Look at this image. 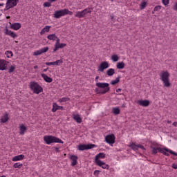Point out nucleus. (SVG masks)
<instances>
[{"label": "nucleus", "instance_id": "nucleus-1", "mask_svg": "<svg viewBox=\"0 0 177 177\" xmlns=\"http://www.w3.org/2000/svg\"><path fill=\"white\" fill-rule=\"evenodd\" d=\"M95 86H97V88H100V89H102L97 90V93L104 95L107 93V92H110V84H109V83L97 82L95 84Z\"/></svg>", "mask_w": 177, "mask_h": 177}, {"label": "nucleus", "instance_id": "nucleus-2", "mask_svg": "<svg viewBox=\"0 0 177 177\" xmlns=\"http://www.w3.org/2000/svg\"><path fill=\"white\" fill-rule=\"evenodd\" d=\"M169 73L168 71H163L160 73V77L161 81L164 84V86L166 88H169L171 86V82H169Z\"/></svg>", "mask_w": 177, "mask_h": 177}, {"label": "nucleus", "instance_id": "nucleus-3", "mask_svg": "<svg viewBox=\"0 0 177 177\" xmlns=\"http://www.w3.org/2000/svg\"><path fill=\"white\" fill-rule=\"evenodd\" d=\"M44 140L46 143V145H51V143H64L63 140H62L59 138L53 136H45L44 137Z\"/></svg>", "mask_w": 177, "mask_h": 177}, {"label": "nucleus", "instance_id": "nucleus-4", "mask_svg": "<svg viewBox=\"0 0 177 177\" xmlns=\"http://www.w3.org/2000/svg\"><path fill=\"white\" fill-rule=\"evenodd\" d=\"M29 88H30L31 91H32L33 93H36L37 95H39L41 92H44V88H42V86H41V85L36 82H31L30 83Z\"/></svg>", "mask_w": 177, "mask_h": 177}, {"label": "nucleus", "instance_id": "nucleus-5", "mask_svg": "<svg viewBox=\"0 0 177 177\" xmlns=\"http://www.w3.org/2000/svg\"><path fill=\"white\" fill-rule=\"evenodd\" d=\"M68 13H70V15L73 14V12H70L68 9L66 8L63 10H57L55 12L53 17H55V19H60L62 16H66V15H68Z\"/></svg>", "mask_w": 177, "mask_h": 177}, {"label": "nucleus", "instance_id": "nucleus-6", "mask_svg": "<svg viewBox=\"0 0 177 177\" xmlns=\"http://www.w3.org/2000/svg\"><path fill=\"white\" fill-rule=\"evenodd\" d=\"M88 13H92V8H86L84 10H83L82 11L80 12H75V17H79V19H81L82 17H85V16H86V15H88Z\"/></svg>", "mask_w": 177, "mask_h": 177}, {"label": "nucleus", "instance_id": "nucleus-7", "mask_svg": "<svg viewBox=\"0 0 177 177\" xmlns=\"http://www.w3.org/2000/svg\"><path fill=\"white\" fill-rule=\"evenodd\" d=\"M17 3H19V0H7L4 10H9V9L15 8V6H17Z\"/></svg>", "mask_w": 177, "mask_h": 177}, {"label": "nucleus", "instance_id": "nucleus-8", "mask_svg": "<svg viewBox=\"0 0 177 177\" xmlns=\"http://www.w3.org/2000/svg\"><path fill=\"white\" fill-rule=\"evenodd\" d=\"M93 147H96V145L95 144H88V145H80L78 146V150L81 151L84 150H89L91 149H93Z\"/></svg>", "mask_w": 177, "mask_h": 177}, {"label": "nucleus", "instance_id": "nucleus-9", "mask_svg": "<svg viewBox=\"0 0 177 177\" xmlns=\"http://www.w3.org/2000/svg\"><path fill=\"white\" fill-rule=\"evenodd\" d=\"M105 141L109 145H114L115 143V136L114 134H109L105 137Z\"/></svg>", "mask_w": 177, "mask_h": 177}, {"label": "nucleus", "instance_id": "nucleus-10", "mask_svg": "<svg viewBox=\"0 0 177 177\" xmlns=\"http://www.w3.org/2000/svg\"><path fill=\"white\" fill-rule=\"evenodd\" d=\"M109 62H107L106 61L102 62L98 67V71L103 73V71H104V70H106V68H109Z\"/></svg>", "mask_w": 177, "mask_h": 177}, {"label": "nucleus", "instance_id": "nucleus-11", "mask_svg": "<svg viewBox=\"0 0 177 177\" xmlns=\"http://www.w3.org/2000/svg\"><path fill=\"white\" fill-rule=\"evenodd\" d=\"M8 61L4 59H0V70L3 71V70H6L8 68Z\"/></svg>", "mask_w": 177, "mask_h": 177}, {"label": "nucleus", "instance_id": "nucleus-12", "mask_svg": "<svg viewBox=\"0 0 177 177\" xmlns=\"http://www.w3.org/2000/svg\"><path fill=\"white\" fill-rule=\"evenodd\" d=\"M138 104H139L140 106H142L143 107H147L148 106H150V101L145 100H138L137 102Z\"/></svg>", "mask_w": 177, "mask_h": 177}, {"label": "nucleus", "instance_id": "nucleus-13", "mask_svg": "<svg viewBox=\"0 0 177 177\" xmlns=\"http://www.w3.org/2000/svg\"><path fill=\"white\" fill-rule=\"evenodd\" d=\"M96 165H98V167H102L103 169H109L110 167L109 165L106 164L105 162H102V160H97Z\"/></svg>", "mask_w": 177, "mask_h": 177}, {"label": "nucleus", "instance_id": "nucleus-14", "mask_svg": "<svg viewBox=\"0 0 177 177\" xmlns=\"http://www.w3.org/2000/svg\"><path fill=\"white\" fill-rule=\"evenodd\" d=\"M4 31V34H6V35H9L10 37H12V38H17V35L16 33H15L12 30H9L8 28H6Z\"/></svg>", "mask_w": 177, "mask_h": 177}, {"label": "nucleus", "instance_id": "nucleus-15", "mask_svg": "<svg viewBox=\"0 0 177 177\" xmlns=\"http://www.w3.org/2000/svg\"><path fill=\"white\" fill-rule=\"evenodd\" d=\"M70 160H71L72 162H71V165L72 167H75V165L77 163V160H78V156H75V155H71L69 157Z\"/></svg>", "mask_w": 177, "mask_h": 177}, {"label": "nucleus", "instance_id": "nucleus-16", "mask_svg": "<svg viewBox=\"0 0 177 177\" xmlns=\"http://www.w3.org/2000/svg\"><path fill=\"white\" fill-rule=\"evenodd\" d=\"M0 121L2 124H5V122H8V121H9V113H8V112H6L4 113V115H3L0 119Z\"/></svg>", "mask_w": 177, "mask_h": 177}, {"label": "nucleus", "instance_id": "nucleus-17", "mask_svg": "<svg viewBox=\"0 0 177 177\" xmlns=\"http://www.w3.org/2000/svg\"><path fill=\"white\" fill-rule=\"evenodd\" d=\"M66 46H67V44L59 43L57 46H55L53 49V53H55V52L57 50H59V49H63V48H66Z\"/></svg>", "mask_w": 177, "mask_h": 177}, {"label": "nucleus", "instance_id": "nucleus-18", "mask_svg": "<svg viewBox=\"0 0 177 177\" xmlns=\"http://www.w3.org/2000/svg\"><path fill=\"white\" fill-rule=\"evenodd\" d=\"M10 28H12V30H15L16 31H17V30H20V28H21V24L20 23L12 24L10 25Z\"/></svg>", "mask_w": 177, "mask_h": 177}, {"label": "nucleus", "instance_id": "nucleus-19", "mask_svg": "<svg viewBox=\"0 0 177 177\" xmlns=\"http://www.w3.org/2000/svg\"><path fill=\"white\" fill-rule=\"evenodd\" d=\"M26 132H27V127L23 124H19V134L24 135Z\"/></svg>", "mask_w": 177, "mask_h": 177}, {"label": "nucleus", "instance_id": "nucleus-20", "mask_svg": "<svg viewBox=\"0 0 177 177\" xmlns=\"http://www.w3.org/2000/svg\"><path fill=\"white\" fill-rule=\"evenodd\" d=\"M99 158H106V154L104 153H100L95 156V164H97V161H100Z\"/></svg>", "mask_w": 177, "mask_h": 177}, {"label": "nucleus", "instance_id": "nucleus-21", "mask_svg": "<svg viewBox=\"0 0 177 177\" xmlns=\"http://www.w3.org/2000/svg\"><path fill=\"white\" fill-rule=\"evenodd\" d=\"M57 110H63V106L57 105V104L54 103L53 105L52 111L53 113H56Z\"/></svg>", "mask_w": 177, "mask_h": 177}, {"label": "nucleus", "instance_id": "nucleus-22", "mask_svg": "<svg viewBox=\"0 0 177 177\" xmlns=\"http://www.w3.org/2000/svg\"><path fill=\"white\" fill-rule=\"evenodd\" d=\"M41 75L42 78H44V80L46 82L50 83V82H52V81H53V79H52L51 77H49L45 73H41Z\"/></svg>", "mask_w": 177, "mask_h": 177}, {"label": "nucleus", "instance_id": "nucleus-23", "mask_svg": "<svg viewBox=\"0 0 177 177\" xmlns=\"http://www.w3.org/2000/svg\"><path fill=\"white\" fill-rule=\"evenodd\" d=\"M73 118L75 121H76V122H77V124H81V122H82V118H81V116L78 114L73 115Z\"/></svg>", "mask_w": 177, "mask_h": 177}, {"label": "nucleus", "instance_id": "nucleus-24", "mask_svg": "<svg viewBox=\"0 0 177 177\" xmlns=\"http://www.w3.org/2000/svg\"><path fill=\"white\" fill-rule=\"evenodd\" d=\"M52 26H46L45 28H44L41 32H40V35H44L46 32H49V30H50Z\"/></svg>", "mask_w": 177, "mask_h": 177}, {"label": "nucleus", "instance_id": "nucleus-25", "mask_svg": "<svg viewBox=\"0 0 177 177\" xmlns=\"http://www.w3.org/2000/svg\"><path fill=\"white\" fill-rule=\"evenodd\" d=\"M59 63H63V60H57L54 62H46V66H59Z\"/></svg>", "mask_w": 177, "mask_h": 177}, {"label": "nucleus", "instance_id": "nucleus-26", "mask_svg": "<svg viewBox=\"0 0 177 177\" xmlns=\"http://www.w3.org/2000/svg\"><path fill=\"white\" fill-rule=\"evenodd\" d=\"M24 155L21 154V155L15 156L12 158V161H20V160H24Z\"/></svg>", "mask_w": 177, "mask_h": 177}, {"label": "nucleus", "instance_id": "nucleus-27", "mask_svg": "<svg viewBox=\"0 0 177 177\" xmlns=\"http://www.w3.org/2000/svg\"><path fill=\"white\" fill-rule=\"evenodd\" d=\"M152 149V154H157V153L161 152V148L160 147H151Z\"/></svg>", "mask_w": 177, "mask_h": 177}, {"label": "nucleus", "instance_id": "nucleus-28", "mask_svg": "<svg viewBox=\"0 0 177 177\" xmlns=\"http://www.w3.org/2000/svg\"><path fill=\"white\" fill-rule=\"evenodd\" d=\"M106 74L109 75V77H111L112 75H114L115 74V71L114 68H109L106 71Z\"/></svg>", "mask_w": 177, "mask_h": 177}, {"label": "nucleus", "instance_id": "nucleus-29", "mask_svg": "<svg viewBox=\"0 0 177 177\" xmlns=\"http://www.w3.org/2000/svg\"><path fill=\"white\" fill-rule=\"evenodd\" d=\"M47 38L50 41H56V39H57V36H56V34H51V35H48L47 36Z\"/></svg>", "mask_w": 177, "mask_h": 177}, {"label": "nucleus", "instance_id": "nucleus-30", "mask_svg": "<svg viewBox=\"0 0 177 177\" xmlns=\"http://www.w3.org/2000/svg\"><path fill=\"white\" fill-rule=\"evenodd\" d=\"M116 67L118 68V70H122V68L125 67V63H124V62H118L116 65Z\"/></svg>", "mask_w": 177, "mask_h": 177}, {"label": "nucleus", "instance_id": "nucleus-31", "mask_svg": "<svg viewBox=\"0 0 177 177\" xmlns=\"http://www.w3.org/2000/svg\"><path fill=\"white\" fill-rule=\"evenodd\" d=\"M146 6H147V1H142L140 4V10H143V9H145Z\"/></svg>", "mask_w": 177, "mask_h": 177}, {"label": "nucleus", "instance_id": "nucleus-32", "mask_svg": "<svg viewBox=\"0 0 177 177\" xmlns=\"http://www.w3.org/2000/svg\"><path fill=\"white\" fill-rule=\"evenodd\" d=\"M163 150H165V151H167V153H170V154H172L173 156H176V157H177V153L171 150V149H168V148H164Z\"/></svg>", "mask_w": 177, "mask_h": 177}, {"label": "nucleus", "instance_id": "nucleus-33", "mask_svg": "<svg viewBox=\"0 0 177 177\" xmlns=\"http://www.w3.org/2000/svg\"><path fill=\"white\" fill-rule=\"evenodd\" d=\"M111 60H113V62H118V60H120V57L117 55H113L111 56Z\"/></svg>", "mask_w": 177, "mask_h": 177}, {"label": "nucleus", "instance_id": "nucleus-34", "mask_svg": "<svg viewBox=\"0 0 177 177\" xmlns=\"http://www.w3.org/2000/svg\"><path fill=\"white\" fill-rule=\"evenodd\" d=\"M112 111L115 115H118V114H120V109L119 108H113Z\"/></svg>", "mask_w": 177, "mask_h": 177}, {"label": "nucleus", "instance_id": "nucleus-35", "mask_svg": "<svg viewBox=\"0 0 177 177\" xmlns=\"http://www.w3.org/2000/svg\"><path fill=\"white\" fill-rule=\"evenodd\" d=\"M120 78H121V77H118L115 80H113L111 82V85H115V84H118V82H120Z\"/></svg>", "mask_w": 177, "mask_h": 177}, {"label": "nucleus", "instance_id": "nucleus-36", "mask_svg": "<svg viewBox=\"0 0 177 177\" xmlns=\"http://www.w3.org/2000/svg\"><path fill=\"white\" fill-rule=\"evenodd\" d=\"M5 55H7V57H8V59H10V57H13V53L12 51H6Z\"/></svg>", "mask_w": 177, "mask_h": 177}, {"label": "nucleus", "instance_id": "nucleus-37", "mask_svg": "<svg viewBox=\"0 0 177 177\" xmlns=\"http://www.w3.org/2000/svg\"><path fill=\"white\" fill-rule=\"evenodd\" d=\"M130 147H131V149H132L133 150H138V149H139V145H136V144L132 143V144L130 145Z\"/></svg>", "mask_w": 177, "mask_h": 177}, {"label": "nucleus", "instance_id": "nucleus-38", "mask_svg": "<svg viewBox=\"0 0 177 177\" xmlns=\"http://www.w3.org/2000/svg\"><path fill=\"white\" fill-rule=\"evenodd\" d=\"M13 167L14 168H19V169H20V168L23 167V164H20V162H17L14 164Z\"/></svg>", "mask_w": 177, "mask_h": 177}, {"label": "nucleus", "instance_id": "nucleus-39", "mask_svg": "<svg viewBox=\"0 0 177 177\" xmlns=\"http://www.w3.org/2000/svg\"><path fill=\"white\" fill-rule=\"evenodd\" d=\"M40 50L41 52V54L46 53V52H48V50H49V47L43 48L40 49Z\"/></svg>", "mask_w": 177, "mask_h": 177}, {"label": "nucleus", "instance_id": "nucleus-40", "mask_svg": "<svg viewBox=\"0 0 177 177\" xmlns=\"http://www.w3.org/2000/svg\"><path fill=\"white\" fill-rule=\"evenodd\" d=\"M15 70H16V66H11L9 68V73H13V71H15Z\"/></svg>", "mask_w": 177, "mask_h": 177}, {"label": "nucleus", "instance_id": "nucleus-41", "mask_svg": "<svg viewBox=\"0 0 177 177\" xmlns=\"http://www.w3.org/2000/svg\"><path fill=\"white\" fill-rule=\"evenodd\" d=\"M161 8V6H156L153 9V12H158V10H160Z\"/></svg>", "mask_w": 177, "mask_h": 177}, {"label": "nucleus", "instance_id": "nucleus-42", "mask_svg": "<svg viewBox=\"0 0 177 177\" xmlns=\"http://www.w3.org/2000/svg\"><path fill=\"white\" fill-rule=\"evenodd\" d=\"M44 8H50V6H52V4H50V2H45L44 3Z\"/></svg>", "mask_w": 177, "mask_h": 177}, {"label": "nucleus", "instance_id": "nucleus-43", "mask_svg": "<svg viewBox=\"0 0 177 177\" xmlns=\"http://www.w3.org/2000/svg\"><path fill=\"white\" fill-rule=\"evenodd\" d=\"M35 56H39V55H42L41 50H39L34 53Z\"/></svg>", "mask_w": 177, "mask_h": 177}, {"label": "nucleus", "instance_id": "nucleus-44", "mask_svg": "<svg viewBox=\"0 0 177 177\" xmlns=\"http://www.w3.org/2000/svg\"><path fill=\"white\" fill-rule=\"evenodd\" d=\"M162 2L165 6H167L169 3V0H162Z\"/></svg>", "mask_w": 177, "mask_h": 177}, {"label": "nucleus", "instance_id": "nucleus-45", "mask_svg": "<svg viewBox=\"0 0 177 177\" xmlns=\"http://www.w3.org/2000/svg\"><path fill=\"white\" fill-rule=\"evenodd\" d=\"M68 100H70V98H68V97H62L60 100L61 102H68Z\"/></svg>", "mask_w": 177, "mask_h": 177}, {"label": "nucleus", "instance_id": "nucleus-46", "mask_svg": "<svg viewBox=\"0 0 177 177\" xmlns=\"http://www.w3.org/2000/svg\"><path fill=\"white\" fill-rule=\"evenodd\" d=\"M56 42H55V46H57L58 44H60V39H59L57 37V39H55Z\"/></svg>", "mask_w": 177, "mask_h": 177}, {"label": "nucleus", "instance_id": "nucleus-47", "mask_svg": "<svg viewBox=\"0 0 177 177\" xmlns=\"http://www.w3.org/2000/svg\"><path fill=\"white\" fill-rule=\"evenodd\" d=\"M100 172V171H99V170H95V171H94V175L95 176H97V175H99V173Z\"/></svg>", "mask_w": 177, "mask_h": 177}, {"label": "nucleus", "instance_id": "nucleus-48", "mask_svg": "<svg viewBox=\"0 0 177 177\" xmlns=\"http://www.w3.org/2000/svg\"><path fill=\"white\" fill-rule=\"evenodd\" d=\"M171 168H174V169H177V164H175V163L172 164Z\"/></svg>", "mask_w": 177, "mask_h": 177}, {"label": "nucleus", "instance_id": "nucleus-49", "mask_svg": "<svg viewBox=\"0 0 177 177\" xmlns=\"http://www.w3.org/2000/svg\"><path fill=\"white\" fill-rule=\"evenodd\" d=\"M160 153H162V154H164L165 156H169L168 153L164 151V150L161 149Z\"/></svg>", "mask_w": 177, "mask_h": 177}, {"label": "nucleus", "instance_id": "nucleus-50", "mask_svg": "<svg viewBox=\"0 0 177 177\" xmlns=\"http://www.w3.org/2000/svg\"><path fill=\"white\" fill-rule=\"evenodd\" d=\"M138 149H142V150H145V147H143V145H138Z\"/></svg>", "mask_w": 177, "mask_h": 177}, {"label": "nucleus", "instance_id": "nucleus-51", "mask_svg": "<svg viewBox=\"0 0 177 177\" xmlns=\"http://www.w3.org/2000/svg\"><path fill=\"white\" fill-rule=\"evenodd\" d=\"M173 9H174V10H177V2L174 6Z\"/></svg>", "mask_w": 177, "mask_h": 177}, {"label": "nucleus", "instance_id": "nucleus-52", "mask_svg": "<svg viewBox=\"0 0 177 177\" xmlns=\"http://www.w3.org/2000/svg\"><path fill=\"white\" fill-rule=\"evenodd\" d=\"M173 125H174V127H177V122H173Z\"/></svg>", "mask_w": 177, "mask_h": 177}, {"label": "nucleus", "instance_id": "nucleus-53", "mask_svg": "<svg viewBox=\"0 0 177 177\" xmlns=\"http://www.w3.org/2000/svg\"><path fill=\"white\" fill-rule=\"evenodd\" d=\"M122 89L121 88H118L116 90V92L118 93V92H121Z\"/></svg>", "mask_w": 177, "mask_h": 177}, {"label": "nucleus", "instance_id": "nucleus-54", "mask_svg": "<svg viewBox=\"0 0 177 177\" xmlns=\"http://www.w3.org/2000/svg\"><path fill=\"white\" fill-rule=\"evenodd\" d=\"M97 80H99V76H97V77H95V82H97Z\"/></svg>", "mask_w": 177, "mask_h": 177}, {"label": "nucleus", "instance_id": "nucleus-55", "mask_svg": "<svg viewBox=\"0 0 177 177\" xmlns=\"http://www.w3.org/2000/svg\"><path fill=\"white\" fill-rule=\"evenodd\" d=\"M57 0H49V2H56Z\"/></svg>", "mask_w": 177, "mask_h": 177}, {"label": "nucleus", "instance_id": "nucleus-56", "mask_svg": "<svg viewBox=\"0 0 177 177\" xmlns=\"http://www.w3.org/2000/svg\"><path fill=\"white\" fill-rule=\"evenodd\" d=\"M55 150L57 152H59V148L58 147H55Z\"/></svg>", "mask_w": 177, "mask_h": 177}, {"label": "nucleus", "instance_id": "nucleus-57", "mask_svg": "<svg viewBox=\"0 0 177 177\" xmlns=\"http://www.w3.org/2000/svg\"><path fill=\"white\" fill-rule=\"evenodd\" d=\"M110 17H111V20H113V19H114V17L113 15H111Z\"/></svg>", "mask_w": 177, "mask_h": 177}, {"label": "nucleus", "instance_id": "nucleus-58", "mask_svg": "<svg viewBox=\"0 0 177 177\" xmlns=\"http://www.w3.org/2000/svg\"><path fill=\"white\" fill-rule=\"evenodd\" d=\"M44 73L45 72H46V71H48V68H46V69H44V71H43Z\"/></svg>", "mask_w": 177, "mask_h": 177}, {"label": "nucleus", "instance_id": "nucleus-59", "mask_svg": "<svg viewBox=\"0 0 177 177\" xmlns=\"http://www.w3.org/2000/svg\"><path fill=\"white\" fill-rule=\"evenodd\" d=\"M171 122H171V120L167 121V124H171Z\"/></svg>", "mask_w": 177, "mask_h": 177}, {"label": "nucleus", "instance_id": "nucleus-60", "mask_svg": "<svg viewBox=\"0 0 177 177\" xmlns=\"http://www.w3.org/2000/svg\"><path fill=\"white\" fill-rule=\"evenodd\" d=\"M34 68H35V69L38 68V66H35Z\"/></svg>", "mask_w": 177, "mask_h": 177}, {"label": "nucleus", "instance_id": "nucleus-61", "mask_svg": "<svg viewBox=\"0 0 177 177\" xmlns=\"http://www.w3.org/2000/svg\"><path fill=\"white\" fill-rule=\"evenodd\" d=\"M6 19H10V16H7Z\"/></svg>", "mask_w": 177, "mask_h": 177}, {"label": "nucleus", "instance_id": "nucleus-62", "mask_svg": "<svg viewBox=\"0 0 177 177\" xmlns=\"http://www.w3.org/2000/svg\"><path fill=\"white\" fill-rule=\"evenodd\" d=\"M3 3H0V6H3Z\"/></svg>", "mask_w": 177, "mask_h": 177}, {"label": "nucleus", "instance_id": "nucleus-63", "mask_svg": "<svg viewBox=\"0 0 177 177\" xmlns=\"http://www.w3.org/2000/svg\"><path fill=\"white\" fill-rule=\"evenodd\" d=\"M0 177H6V176H0Z\"/></svg>", "mask_w": 177, "mask_h": 177}, {"label": "nucleus", "instance_id": "nucleus-64", "mask_svg": "<svg viewBox=\"0 0 177 177\" xmlns=\"http://www.w3.org/2000/svg\"><path fill=\"white\" fill-rule=\"evenodd\" d=\"M111 2H114V0H111Z\"/></svg>", "mask_w": 177, "mask_h": 177}]
</instances>
